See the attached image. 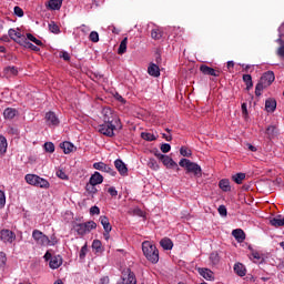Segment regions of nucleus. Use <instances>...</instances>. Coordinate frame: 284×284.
<instances>
[{"instance_id": "obj_1", "label": "nucleus", "mask_w": 284, "mask_h": 284, "mask_svg": "<svg viewBox=\"0 0 284 284\" xmlns=\"http://www.w3.org/2000/svg\"><path fill=\"white\" fill-rule=\"evenodd\" d=\"M142 252L150 263H159V248H156V245L150 241H145L142 243Z\"/></svg>"}, {"instance_id": "obj_2", "label": "nucleus", "mask_w": 284, "mask_h": 284, "mask_svg": "<svg viewBox=\"0 0 284 284\" xmlns=\"http://www.w3.org/2000/svg\"><path fill=\"white\" fill-rule=\"evenodd\" d=\"M180 168H184L186 170V174H193L197 179H201L202 176V170L201 165L187 160V159H182L179 162Z\"/></svg>"}, {"instance_id": "obj_3", "label": "nucleus", "mask_w": 284, "mask_h": 284, "mask_svg": "<svg viewBox=\"0 0 284 284\" xmlns=\"http://www.w3.org/2000/svg\"><path fill=\"white\" fill-rule=\"evenodd\" d=\"M92 230H97V224L94 221H89L75 225V231L80 236H85V234L92 232Z\"/></svg>"}, {"instance_id": "obj_4", "label": "nucleus", "mask_w": 284, "mask_h": 284, "mask_svg": "<svg viewBox=\"0 0 284 284\" xmlns=\"http://www.w3.org/2000/svg\"><path fill=\"white\" fill-rule=\"evenodd\" d=\"M32 239L36 241L37 245H41V247L50 245V237L39 230H33Z\"/></svg>"}, {"instance_id": "obj_5", "label": "nucleus", "mask_w": 284, "mask_h": 284, "mask_svg": "<svg viewBox=\"0 0 284 284\" xmlns=\"http://www.w3.org/2000/svg\"><path fill=\"white\" fill-rule=\"evenodd\" d=\"M114 130H116V126L112 122H104L98 126V131L104 136H114Z\"/></svg>"}, {"instance_id": "obj_6", "label": "nucleus", "mask_w": 284, "mask_h": 284, "mask_svg": "<svg viewBox=\"0 0 284 284\" xmlns=\"http://www.w3.org/2000/svg\"><path fill=\"white\" fill-rule=\"evenodd\" d=\"M156 159H159L160 161H162L163 165H165V168H179V164H176V162H174V160H172V158L164 155L162 153H155Z\"/></svg>"}, {"instance_id": "obj_7", "label": "nucleus", "mask_w": 284, "mask_h": 284, "mask_svg": "<svg viewBox=\"0 0 284 284\" xmlns=\"http://www.w3.org/2000/svg\"><path fill=\"white\" fill-rule=\"evenodd\" d=\"M200 72L206 74L207 77H221V70L209 67L207 64H202L200 67Z\"/></svg>"}, {"instance_id": "obj_8", "label": "nucleus", "mask_w": 284, "mask_h": 284, "mask_svg": "<svg viewBox=\"0 0 284 284\" xmlns=\"http://www.w3.org/2000/svg\"><path fill=\"white\" fill-rule=\"evenodd\" d=\"M118 284H136V276L130 270L122 275V280Z\"/></svg>"}, {"instance_id": "obj_9", "label": "nucleus", "mask_w": 284, "mask_h": 284, "mask_svg": "<svg viewBox=\"0 0 284 284\" xmlns=\"http://www.w3.org/2000/svg\"><path fill=\"white\" fill-rule=\"evenodd\" d=\"M0 239L3 241V243H12L14 239H17V235L10 230H2L0 232Z\"/></svg>"}, {"instance_id": "obj_10", "label": "nucleus", "mask_w": 284, "mask_h": 284, "mask_svg": "<svg viewBox=\"0 0 284 284\" xmlns=\"http://www.w3.org/2000/svg\"><path fill=\"white\" fill-rule=\"evenodd\" d=\"M275 79H276V77H274V72L268 71V72H265V73L261 77L260 81H261L264 85H266V88H270V84H271V83H274V80H275Z\"/></svg>"}, {"instance_id": "obj_11", "label": "nucleus", "mask_w": 284, "mask_h": 284, "mask_svg": "<svg viewBox=\"0 0 284 284\" xmlns=\"http://www.w3.org/2000/svg\"><path fill=\"white\" fill-rule=\"evenodd\" d=\"M114 166L121 176H128V165L123 163V160L121 159L115 160Z\"/></svg>"}, {"instance_id": "obj_12", "label": "nucleus", "mask_w": 284, "mask_h": 284, "mask_svg": "<svg viewBox=\"0 0 284 284\" xmlns=\"http://www.w3.org/2000/svg\"><path fill=\"white\" fill-rule=\"evenodd\" d=\"M44 119L47 125H59V118L52 111L47 112Z\"/></svg>"}, {"instance_id": "obj_13", "label": "nucleus", "mask_w": 284, "mask_h": 284, "mask_svg": "<svg viewBox=\"0 0 284 284\" xmlns=\"http://www.w3.org/2000/svg\"><path fill=\"white\" fill-rule=\"evenodd\" d=\"M61 265H63V258L61 257V255H55L51 257L49 262V266L51 267V270H59Z\"/></svg>"}, {"instance_id": "obj_14", "label": "nucleus", "mask_w": 284, "mask_h": 284, "mask_svg": "<svg viewBox=\"0 0 284 284\" xmlns=\"http://www.w3.org/2000/svg\"><path fill=\"white\" fill-rule=\"evenodd\" d=\"M45 6L48 10H61V6H63V0H49Z\"/></svg>"}, {"instance_id": "obj_15", "label": "nucleus", "mask_w": 284, "mask_h": 284, "mask_svg": "<svg viewBox=\"0 0 284 284\" xmlns=\"http://www.w3.org/2000/svg\"><path fill=\"white\" fill-rule=\"evenodd\" d=\"M233 270L235 274L241 277L247 274V268H245V265H243V263H235Z\"/></svg>"}, {"instance_id": "obj_16", "label": "nucleus", "mask_w": 284, "mask_h": 284, "mask_svg": "<svg viewBox=\"0 0 284 284\" xmlns=\"http://www.w3.org/2000/svg\"><path fill=\"white\" fill-rule=\"evenodd\" d=\"M232 236H234L237 243H243V241H245V232L242 229L233 230Z\"/></svg>"}, {"instance_id": "obj_17", "label": "nucleus", "mask_w": 284, "mask_h": 284, "mask_svg": "<svg viewBox=\"0 0 284 284\" xmlns=\"http://www.w3.org/2000/svg\"><path fill=\"white\" fill-rule=\"evenodd\" d=\"M89 183H91V185H101V183H103V175L99 172H94V174L91 175Z\"/></svg>"}, {"instance_id": "obj_18", "label": "nucleus", "mask_w": 284, "mask_h": 284, "mask_svg": "<svg viewBox=\"0 0 284 284\" xmlns=\"http://www.w3.org/2000/svg\"><path fill=\"white\" fill-rule=\"evenodd\" d=\"M199 274L206 281H212V278H214V272L210 268H199Z\"/></svg>"}, {"instance_id": "obj_19", "label": "nucleus", "mask_w": 284, "mask_h": 284, "mask_svg": "<svg viewBox=\"0 0 284 284\" xmlns=\"http://www.w3.org/2000/svg\"><path fill=\"white\" fill-rule=\"evenodd\" d=\"M101 225L103 226L104 232H112V225L110 224V219L108 216H100Z\"/></svg>"}, {"instance_id": "obj_20", "label": "nucleus", "mask_w": 284, "mask_h": 284, "mask_svg": "<svg viewBox=\"0 0 284 284\" xmlns=\"http://www.w3.org/2000/svg\"><path fill=\"white\" fill-rule=\"evenodd\" d=\"M148 72L150 77H161V69H159V65L151 63L148 68Z\"/></svg>"}, {"instance_id": "obj_21", "label": "nucleus", "mask_w": 284, "mask_h": 284, "mask_svg": "<svg viewBox=\"0 0 284 284\" xmlns=\"http://www.w3.org/2000/svg\"><path fill=\"white\" fill-rule=\"evenodd\" d=\"M102 114L104 123H112V121H114V114L111 109H103Z\"/></svg>"}, {"instance_id": "obj_22", "label": "nucleus", "mask_w": 284, "mask_h": 284, "mask_svg": "<svg viewBox=\"0 0 284 284\" xmlns=\"http://www.w3.org/2000/svg\"><path fill=\"white\" fill-rule=\"evenodd\" d=\"M271 225L273 227H283L284 225V217L282 215H277L270 220Z\"/></svg>"}, {"instance_id": "obj_23", "label": "nucleus", "mask_w": 284, "mask_h": 284, "mask_svg": "<svg viewBox=\"0 0 284 284\" xmlns=\"http://www.w3.org/2000/svg\"><path fill=\"white\" fill-rule=\"evenodd\" d=\"M34 187H41L42 190H48L50 189V182H48V180L41 176H38Z\"/></svg>"}, {"instance_id": "obj_24", "label": "nucleus", "mask_w": 284, "mask_h": 284, "mask_svg": "<svg viewBox=\"0 0 284 284\" xmlns=\"http://www.w3.org/2000/svg\"><path fill=\"white\" fill-rule=\"evenodd\" d=\"M18 114V111L17 109H12V108H7L4 111H3V116L4 119H8L9 121H11V119H14Z\"/></svg>"}, {"instance_id": "obj_25", "label": "nucleus", "mask_w": 284, "mask_h": 284, "mask_svg": "<svg viewBox=\"0 0 284 284\" xmlns=\"http://www.w3.org/2000/svg\"><path fill=\"white\" fill-rule=\"evenodd\" d=\"M160 245L161 247H163V250H172V247H174V243L172 242V240H170V237H164L160 241Z\"/></svg>"}, {"instance_id": "obj_26", "label": "nucleus", "mask_w": 284, "mask_h": 284, "mask_svg": "<svg viewBox=\"0 0 284 284\" xmlns=\"http://www.w3.org/2000/svg\"><path fill=\"white\" fill-rule=\"evenodd\" d=\"M219 187L222 192H230L232 190V186H230V180L223 179L219 182Z\"/></svg>"}, {"instance_id": "obj_27", "label": "nucleus", "mask_w": 284, "mask_h": 284, "mask_svg": "<svg viewBox=\"0 0 284 284\" xmlns=\"http://www.w3.org/2000/svg\"><path fill=\"white\" fill-rule=\"evenodd\" d=\"M151 39H154V41H159L163 39V30L155 28L151 31Z\"/></svg>"}, {"instance_id": "obj_28", "label": "nucleus", "mask_w": 284, "mask_h": 284, "mask_svg": "<svg viewBox=\"0 0 284 284\" xmlns=\"http://www.w3.org/2000/svg\"><path fill=\"white\" fill-rule=\"evenodd\" d=\"M265 110L267 112H274V110H276V100H274V99L266 100Z\"/></svg>"}, {"instance_id": "obj_29", "label": "nucleus", "mask_w": 284, "mask_h": 284, "mask_svg": "<svg viewBox=\"0 0 284 284\" xmlns=\"http://www.w3.org/2000/svg\"><path fill=\"white\" fill-rule=\"evenodd\" d=\"M60 148L63 150L64 154H70L74 150V144L71 142H63L60 144Z\"/></svg>"}, {"instance_id": "obj_30", "label": "nucleus", "mask_w": 284, "mask_h": 284, "mask_svg": "<svg viewBox=\"0 0 284 284\" xmlns=\"http://www.w3.org/2000/svg\"><path fill=\"white\" fill-rule=\"evenodd\" d=\"M6 152H8V140L0 135V154H6Z\"/></svg>"}, {"instance_id": "obj_31", "label": "nucleus", "mask_w": 284, "mask_h": 284, "mask_svg": "<svg viewBox=\"0 0 284 284\" xmlns=\"http://www.w3.org/2000/svg\"><path fill=\"white\" fill-rule=\"evenodd\" d=\"M265 134H266L267 139L270 141H272V139H274L277 134L276 126H274V125L267 126Z\"/></svg>"}, {"instance_id": "obj_32", "label": "nucleus", "mask_w": 284, "mask_h": 284, "mask_svg": "<svg viewBox=\"0 0 284 284\" xmlns=\"http://www.w3.org/2000/svg\"><path fill=\"white\" fill-rule=\"evenodd\" d=\"M128 52V38H124L118 49V54H125Z\"/></svg>"}, {"instance_id": "obj_33", "label": "nucleus", "mask_w": 284, "mask_h": 284, "mask_svg": "<svg viewBox=\"0 0 284 284\" xmlns=\"http://www.w3.org/2000/svg\"><path fill=\"white\" fill-rule=\"evenodd\" d=\"M4 74L7 77H17V74H19V70L17 69V67H7L4 69Z\"/></svg>"}, {"instance_id": "obj_34", "label": "nucleus", "mask_w": 284, "mask_h": 284, "mask_svg": "<svg viewBox=\"0 0 284 284\" xmlns=\"http://www.w3.org/2000/svg\"><path fill=\"white\" fill-rule=\"evenodd\" d=\"M26 181L29 185H37V180L39 179V175L37 174H27L26 175Z\"/></svg>"}, {"instance_id": "obj_35", "label": "nucleus", "mask_w": 284, "mask_h": 284, "mask_svg": "<svg viewBox=\"0 0 284 284\" xmlns=\"http://www.w3.org/2000/svg\"><path fill=\"white\" fill-rule=\"evenodd\" d=\"M9 37H10V39H12V41H19V39H21V31L10 29L9 30Z\"/></svg>"}, {"instance_id": "obj_36", "label": "nucleus", "mask_w": 284, "mask_h": 284, "mask_svg": "<svg viewBox=\"0 0 284 284\" xmlns=\"http://www.w3.org/2000/svg\"><path fill=\"white\" fill-rule=\"evenodd\" d=\"M232 180L237 185H241L243 181H245V173H236L235 175L232 176Z\"/></svg>"}, {"instance_id": "obj_37", "label": "nucleus", "mask_w": 284, "mask_h": 284, "mask_svg": "<svg viewBox=\"0 0 284 284\" xmlns=\"http://www.w3.org/2000/svg\"><path fill=\"white\" fill-rule=\"evenodd\" d=\"M243 81L246 84V90H250L251 88H254V82H252V75L251 74H244Z\"/></svg>"}, {"instance_id": "obj_38", "label": "nucleus", "mask_w": 284, "mask_h": 284, "mask_svg": "<svg viewBox=\"0 0 284 284\" xmlns=\"http://www.w3.org/2000/svg\"><path fill=\"white\" fill-rule=\"evenodd\" d=\"M210 261L212 263V265H219L221 257L219 256V253L213 252L210 254Z\"/></svg>"}, {"instance_id": "obj_39", "label": "nucleus", "mask_w": 284, "mask_h": 284, "mask_svg": "<svg viewBox=\"0 0 284 284\" xmlns=\"http://www.w3.org/2000/svg\"><path fill=\"white\" fill-rule=\"evenodd\" d=\"M141 138H142L144 141H156V135H154V133L142 132V133H141Z\"/></svg>"}, {"instance_id": "obj_40", "label": "nucleus", "mask_w": 284, "mask_h": 284, "mask_svg": "<svg viewBox=\"0 0 284 284\" xmlns=\"http://www.w3.org/2000/svg\"><path fill=\"white\" fill-rule=\"evenodd\" d=\"M265 88H267L264 83H262L261 81L256 84L255 87V95L256 97H261L263 90H265Z\"/></svg>"}, {"instance_id": "obj_41", "label": "nucleus", "mask_w": 284, "mask_h": 284, "mask_svg": "<svg viewBox=\"0 0 284 284\" xmlns=\"http://www.w3.org/2000/svg\"><path fill=\"white\" fill-rule=\"evenodd\" d=\"M148 168H150V170L156 171V170H159V163L156 162V160L150 159L148 161Z\"/></svg>"}, {"instance_id": "obj_42", "label": "nucleus", "mask_w": 284, "mask_h": 284, "mask_svg": "<svg viewBox=\"0 0 284 284\" xmlns=\"http://www.w3.org/2000/svg\"><path fill=\"white\" fill-rule=\"evenodd\" d=\"M180 154H181L182 156H187V158H190V156H192V150H190L187 146H182V148L180 149Z\"/></svg>"}, {"instance_id": "obj_43", "label": "nucleus", "mask_w": 284, "mask_h": 284, "mask_svg": "<svg viewBox=\"0 0 284 284\" xmlns=\"http://www.w3.org/2000/svg\"><path fill=\"white\" fill-rule=\"evenodd\" d=\"M92 247L95 250V252H103V248L102 247V243L100 240H94L93 243H92Z\"/></svg>"}, {"instance_id": "obj_44", "label": "nucleus", "mask_w": 284, "mask_h": 284, "mask_svg": "<svg viewBox=\"0 0 284 284\" xmlns=\"http://www.w3.org/2000/svg\"><path fill=\"white\" fill-rule=\"evenodd\" d=\"M27 39H29V41H32V43H36V45H43V42H41V40L37 39L36 37H33L32 33H28Z\"/></svg>"}, {"instance_id": "obj_45", "label": "nucleus", "mask_w": 284, "mask_h": 284, "mask_svg": "<svg viewBox=\"0 0 284 284\" xmlns=\"http://www.w3.org/2000/svg\"><path fill=\"white\" fill-rule=\"evenodd\" d=\"M44 150H45V152H49L50 154H52L54 152V143L45 142Z\"/></svg>"}, {"instance_id": "obj_46", "label": "nucleus", "mask_w": 284, "mask_h": 284, "mask_svg": "<svg viewBox=\"0 0 284 284\" xmlns=\"http://www.w3.org/2000/svg\"><path fill=\"white\" fill-rule=\"evenodd\" d=\"M89 39L92 41V43H99V32L92 31L89 36Z\"/></svg>"}, {"instance_id": "obj_47", "label": "nucleus", "mask_w": 284, "mask_h": 284, "mask_svg": "<svg viewBox=\"0 0 284 284\" xmlns=\"http://www.w3.org/2000/svg\"><path fill=\"white\" fill-rule=\"evenodd\" d=\"M102 172H106V174H111V176H116V171H114V169L110 168L108 164H104Z\"/></svg>"}, {"instance_id": "obj_48", "label": "nucleus", "mask_w": 284, "mask_h": 284, "mask_svg": "<svg viewBox=\"0 0 284 284\" xmlns=\"http://www.w3.org/2000/svg\"><path fill=\"white\" fill-rule=\"evenodd\" d=\"M49 30L53 32V34H59V26L54 22L49 23Z\"/></svg>"}, {"instance_id": "obj_49", "label": "nucleus", "mask_w": 284, "mask_h": 284, "mask_svg": "<svg viewBox=\"0 0 284 284\" xmlns=\"http://www.w3.org/2000/svg\"><path fill=\"white\" fill-rule=\"evenodd\" d=\"M26 43V48H28L29 50H33V52H39V50H41L39 47L32 44V42H24Z\"/></svg>"}, {"instance_id": "obj_50", "label": "nucleus", "mask_w": 284, "mask_h": 284, "mask_svg": "<svg viewBox=\"0 0 284 284\" xmlns=\"http://www.w3.org/2000/svg\"><path fill=\"white\" fill-rule=\"evenodd\" d=\"M161 152H163V154H168V152H170V150H172V146L168 143H164L160 146Z\"/></svg>"}, {"instance_id": "obj_51", "label": "nucleus", "mask_w": 284, "mask_h": 284, "mask_svg": "<svg viewBox=\"0 0 284 284\" xmlns=\"http://www.w3.org/2000/svg\"><path fill=\"white\" fill-rule=\"evenodd\" d=\"M7 261H8V257H6V253L0 252V267H6Z\"/></svg>"}, {"instance_id": "obj_52", "label": "nucleus", "mask_w": 284, "mask_h": 284, "mask_svg": "<svg viewBox=\"0 0 284 284\" xmlns=\"http://www.w3.org/2000/svg\"><path fill=\"white\" fill-rule=\"evenodd\" d=\"M94 170H99L100 172H103V169L105 168V163L103 162H95L93 164Z\"/></svg>"}, {"instance_id": "obj_53", "label": "nucleus", "mask_w": 284, "mask_h": 284, "mask_svg": "<svg viewBox=\"0 0 284 284\" xmlns=\"http://www.w3.org/2000/svg\"><path fill=\"white\" fill-rule=\"evenodd\" d=\"M87 191L90 192V194H97V185H92V183L89 182V184H87Z\"/></svg>"}, {"instance_id": "obj_54", "label": "nucleus", "mask_w": 284, "mask_h": 284, "mask_svg": "<svg viewBox=\"0 0 284 284\" xmlns=\"http://www.w3.org/2000/svg\"><path fill=\"white\" fill-rule=\"evenodd\" d=\"M57 176L59 179H62V181H68V174H65V172H63V170H58L57 171Z\"/></svg>"}, {"instance_id": "obj_55", "label": "nucleus", "mask_w": 284, "mask_h": 284, "mask_svg": "<svg viewBox=\"0 0 284 284\" xmlns=\"http://www.w3.org/2000/svg\"><path fill=\"white\" fill-rule=\"evenodd\" d=\"M217 212L221 216H227V209L225 207V205H220Z\"/></svg>"}, {"instance_id": "obj_56", "label": "nucleus", "mask_w": 284, "mask_h": 284, "mask_svg": "<svg viewBox=\"0 0 284 284\" xmlns=\"http://www.w3.org/2000/svg\"><path fill=\"white\" fill-rule=\"evenodd\" d=\"M85 254H88V244H84V245L81 247V251H80V258H85Z\"/></svg>"}, {"instance_id": "obj_57", "label": "nucleus", "mask_w": 284, "mask_h": 284, "mask_svg": "<svg viewBox=\"0 0 284 284\" xmlns=\"http://www.w3.org/2000/svg\"><path fill=\"white\" fill-rule=\"evenodd\" d=\"M277 41L281 42V47L277 49L278 57H284V43L283 40L278 39Z\"/></svg>"}, {"instance_id": "obj_58", "label": "nucleus", "mask_w": 284, "mask_h": 284, "mask_svg": "<svg viewBox=\"0 0 284 284\" xmlns=\"http://www.w3.org/2000/svg\"><path fill=\"white\" fill-rule=\"evenodd\" d=\"M60 59H63L64 61H70V53H68V51L60 52Z\"/></svg>"}, {"instance_id": "obj_59", "label": "nucleus", "mask_w": 284, "mask_h": 284, "mask_svg": "<svg viewBox=\"0 0 284 284\" xmlns=\"http://www.w3.org/2000/svg\"><path fill=\"white\" fill-rule=\"evenodd\" d=\"M3 205H6V193L0 191V207H3Z\"/></svg>"}, {"instance_id": "obj_60", "label": "nucleus", "mask_w": 284, "mask_h": 284, "mask_svg": "<svg viewBox=\"0 0 284 284\" xmlns=\"http://www.w3.org/2000/svg\"><path fill=\"white\" fill-rule=\"evenodd\" d=\"M14 14H17V17H23V9H21V7H14Z\"/></svg>"}, {"instance_id": "obj_61", "label": "nucleus", "mask_w": 284, "mask_h": 284, "mask_svg": "<svg viewBox=\"0 0 284 284\" xmlns=\"http://www.w3.org/2000/svg\"><path fill=\"white\" fill-rule=\"evenodd\" d=\"M90 214L94 215V214H101V210L99 209V206H92L90 209Z\"/></svg>"}, {"instance_id": "obj_62", "label": "nucleus", "mask_w": 284, "mask_h": 284, "mask_svg": "<svg viewBox=\"0 0 284 284\" xmlns=\"http://www.w3.org/2000/svg\"><path fill=\"white\" fill-rule=\"evenodd\" d=\"M108 192L111 196H118L119 194V192L116 191V189H114V186L109 187Z\"/></svg>"}, {"instance_id": "obj_63", "label": "nucleus", "mask_w": 284, "mask_h": 284, "mask_svg": "<svg viewBox=\"0 0 284 284\" xmlns=\"http://www.w3.org/2000/svg\"><path fill=\"white\" fill-rule=\"evenodd\" d=\"M242 114H243V116H247V104L246 103L242 104Z\"/></svg>"}, {"instance_id": "obj_64", "label": "nucleus", "mask_w": 284, "mask_h": 284, "mask_svg": "<svg viewBox=\"0 0 284 284\" xmlns=\"http://www.w3.org/2000/svg\"><path fill=\"white\" fill-rule=\"evenodd\" d=\"M277 270H284V260L277 264Z\"/></svg>"}]
</instances>
